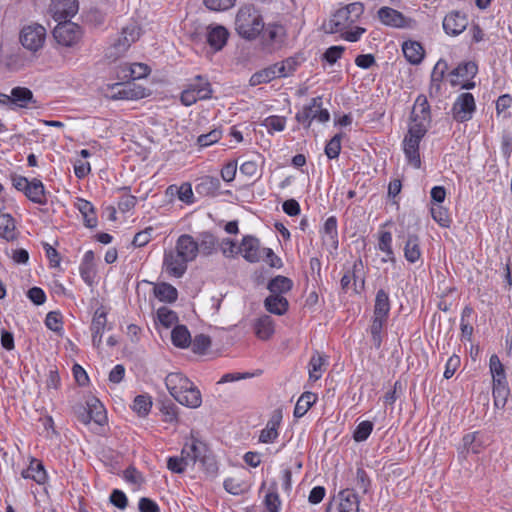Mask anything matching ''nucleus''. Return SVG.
<instances>
[{
    "label": "nucleus",
    "mask_w": 512,
    "mask_h": 512,
    "mask_svg": "<svg viewBox=\"0 0 512 512\" xmlns=\"http://www.w3.org/2000/svg\"><path fill=\"white\" fill-rule=\"evenodd\" d=\"M339 512H359L360 500L352 489H344L339 492Z\"/></svg>",
    "instance_id": "obj_23"
},
{
    "label": "nucleus",
    "mask_w": 512,
    "mask_h": 512,
    "mask_svg": "<svg viewBox=\"0 0 512 512\" xmlns=\"http://www.w3.org/2000/svg\"><path fill=\"white\" fill-rule=\"evenodd\" d=\"M188 466L187 461L182 455L180 457H169L167 460V468L173 473L182 474Z\"/></svg>",
    "instance_id": "obj_58"
},
{
    "label": "nucleus",
    "mask_w": 512,
    "mask_h": 512,
    "mask_svg": "<svg viewBox=\"0 0 512 512\" xmlns=\"http://www.w3.org/2000/svg\"><path fill=\"white\" fill-rule=\"evenodd\" d=\"M322 97H314L310 103L305 105L299 110L295 119L298 123L302 124L305 128H309L313 120L319 123H326L330 119V113L327 109L322 107Z\"/></svg>",
    "instance_id": "obj_8"
},
{
    "label": "nucleus",
    "mask_w": 512,
    "mask_h": 512,
    "mask_svg": "<svg viewBox=\"0 0 512 512\" xmlns=\"http://www.w3.org/2000/svg\"><path fill=\"white\" fill-rule=\"evenodd\" d=\"M165 385L171 396L181 405L198 408L202 404V395L194 383L181 372L169 373Z\"/></svg>",
    "instance_id": "obj_2"
},
{
    "label": "nucleus",
    "mask_w": 512,
    "mask_h": 512,
    "mask_svg": "<svg viewBox=\"0 0 512 512\" xmlns=\"http://www.w3.org/2000/svg\"><path fill=\"white\" fill-rule=\"evenodd\" d=\"M265 308L273 314L283 315L288 310V300L283 295L270 294L265 299Z\"/></svg>",
    "instance_id": "obj_31"
},
{
    "label": "nucleus",
    "mask_w": 512,
    "mask_h": 512,
    "mask_svg": "<svg viewBox=\"0 0 512 512\" xmlns=\"http://www.w3.org/2000/svg\"><path fill=\"white\" fill-rule=\"evenodd\" d=\"M275 70L276 69L274 65H272L270 67H267L261 71L254 73L249 80L250 85L257 86L263 83H268L275 78H280L279 75L277 74V71Z\"/></svg>",
    "instance_id": "obj_41"
},
{
    "label": "nucleus",
    "mask_w": 512,
    "mask_h": 512,
    "mask_svg": "<svg viewBox=\"0 0 512 512\" xmlns=\"http://www.w3.org/2000/svg\"><path fill=\"white\" fill-rule=\"evenodd\" d=\"M473 314V309L469 306H465L461 313V335L463 340L470 341V338L473 334V326L469 322V319L471 318Z\"/></svg>",
    "instance_id": "obj_48"
},
{
    "label": "nucleus",
    "mask_w": 512,
    "mask_h": 512,
    "mask_svg": "<svg viewBox=\"0 0 512 512\" xmlns=\"http://www.w3.org/2000/svg\"><path fill=\"white\" fill-rule=\"evenodd\" d=\"M326 359L321 354L314 355L308 365L309 378L312 381H317L321 378L322 373L325 371Z\"/></svg>",
    "instance_id": "obj_43"
},
{
    "label": "nucleus",
    "mask_w": 512,
    "mask_h": 512,
    "mask_svg": "<svg viewBox=\"0 0 512 512\" xmlns=\"http://www.w3.org/2000/svg\"><path fill=\"white\" fill-rule=\"evenodd\" d=\"M264 504L268 512H280L281 501L275 482L269 487L268 493L265 495Z\"/></svg>",
    "instance_id": "obj_46"
},
{
    "label": "nucleus",
    "mask_w": 512,
    "mask_h": 512,
    "mask_svg": "<svg viewBox=\"0 0 512 512\" xmlns=\"http://www.w3.org/2000/svg\"><path fill=\"white\" fill-rule=\"evenodd\" d=\"M298 65L299 62L296 58L289 57L282 62L274 64V67L279 77H287L296 70Z\"/></svg>",
    "instance_id": "obj_50"
},
{
    "label": "nucleus",
    "mask_w": 512,
    "mask_h": 512,
    "mask_svg": "<svg viewBox=\"0 0 512 512\" xmlns=\"http://www.w3.org/2000/svg\"><path fill=\"white\" fill-rule=\"evenodd\" d=\"M341 151V135L336 134L326 145L325 154L329 159H335Z\"/></svg>",
    "instance_id": "obj_60"
},
{
    "label": "nucleus",
    "mask_w": 512,
    "mask_h": 512,
    "mask_svg": "<svg viewBox=\"0 0 512 512\" xmlns=\"http://www.w3.org/2000/svg\"><path fill=\"white\" fill-rule=\"evenodd\" d=\"M432 218L442 227H449L450 217L442 205H433L430 209Z\"/></svg>",
    "instance_id": "obj_52"
},
{
    "label": "nucleus",
    "mask_w": 512,
    "mask_h": 512,
    "mask_svg": "<svg viewBox=\"0 0 512 512\" xmlns=\"http://www.w3.org/2000/svg\"><path fill=\"white\" fill-rule=\"evenodd\" d=\"M293 286L292 281L285 276H276L268 283V290L270 294L283 295L291 290Z\"/></svg>",
    "instance_id": "obj_40"
},
{
    "label": "nucleus",
    "mask_w": 512,
    "mask_h": 512,
    "mask_svg": "<svg viewBox=\"0 0 512 512\" xmlns=\"http://www.w3.org/2000/svg\"><path fill=\"white\" fill-rule=\"evenodd\" d=\"M402 51L406 60L413 65L421 63L424 58V49L417 41H405L402 44Z\"/></svg>",
    "instance_id": "obj_24"
},
{
    "label": "nucleus",
    "mask_w": 512,
    "mask_h": 512,
    "mask_svg": "<svg viewBox=\"0 0 512 512\" xmlns=\"http://www.w3.org/2000/svg\"><path fill=\"white\" fill-rule=\"evenodd\" d=\"M178 322V315L175 311L166 306H162L156 311V323L165 328H170Z\"/></svg>",
    "instance_id": "obj_39"
},
{
    "label": "nucleus",
    "mask_w": 512,
    "mask_h": 512,
    "mask_svg": "<svg viewBox=\"0 0 512 512\" xmlns=\"http://www.w3.org/2000/svg\"><path fill=\"white\" fill-rule=\"evenodd\" d=\"M255 332L260 339H268L274 333V322L268 315L260 317L255 323Z\"/></svg>",
    "instance_id": "obj_38"
},
{
    "label": "nucleus",
    "mask_w": 512,
    "mask_h": 512,
    "mask_svg": "<svg viewBox=\"0 0 512 512\" xmlns=\"http://www.w3.org/2000/svg\"><path fill=\"white\" fill-rule=\"evenodd\" d=\"M264 37L270 43L281 42L284 37V28L277 24H269L264 31Z\"/></svg>",
    "instance_id": "obj_54"
},
{
    "label": "nucleus",
    "mask_w": 512,
    "mask_h": 512,
    "mask_svg": "<svg viewBox=\"0 0 512 512\" xmlns=\"http://www.w3.org/2000/svg\"><path fill=\"white\" fill-rule=\"evenodd\" d=\"M443 30L449 36L460 35L468 26V18L459 11L449 12L442 22Z\"/></svg>",
    "instance_id": "obj_13"
},
{
    "label": "nucleus",
    "mask_w": 512,
    "mask_h": 512,
    "mask_svg": "<svg viewBox=\"0 0 512 512\" xmlns=\"http://www.w3.org/2000/svg\"><path fill=\"white\" fill-rule=\"evenodd\" d=\"M79 11L78 0H52L49 13L56 22L68 21Z\"/></svg>",
    "instance_id": "obj_12"
},
{
    "label": "nucleus",
    "mask_w": 512,
    "mask_h": 512,
    "mask_svg": "<svg viewBox=\"0 0 512 512\" xmlns=\"http://www.w3.org/2000/svg\"><path fill=\"white\" fill-rule=\"evenodd\" d=\"M167 193L176 194L178 199L186 204L194 203V193L191 184L188 182L182 183L180 186L170 185L167 188Z\"/></svg>",
    "instance_id": "obj_37"
},
{
    "label": "nucleus",
    "mask_w": 512,
    "mask_h": 512,
    "mask_svg": "<svg viewBox=\"0 0 512 512\" xmlns=\"http://www.w3.org/2000/svg\"><path fill=\"white\" fill-rule=\"evenodd\" d=\"M187 263L175 250L165 253L163 265L170 276L181 277L187 269Z\"/></svg>",
    "instance_id": "obj_15"
},
{
    "label": "nucleus",
    "mask_w": 512,
    "mask_h": 512,
    "mask_svg": "<svg viewBox=\"0 0 512 512\" xmlns=\"http://www.w3.org/2000/svg\"><path fill=\"white\" fill-rule=\"evenodd\" d=\"M448 69L447 62L444 60H439L434 66L431 73V82L433 85H436L439 88L441 81L444 78L445 72Z\"/></svg>",
    "instance_id": "obj_59"
},
{
    "label": "nucleus",
    "mask_w": 512,
    "mask_h": 512,
    "mask_svg": "<svg viewBox=\"0 0 512 512\" xmlns=\"http://www.w3.org/2000/svg\"><path fill=\"white\" fill-rule=\"evenodd\" d=\"M25 195L34 203L37 204H45L47 199L45 195V188L43 183L38 179H33L30 181L26 191Z\"/></svg>",
    "instance_id": "obj_35"
},
{
    "label": "nucleus",
    "mask_w": 512,
    "mask_h": 512,
    "mask_svg": "<svg viewBox=\"0 0 512 512\" xmlns=\"http://www.w3.org/2000/svg\"><path fill=\"white\" fill-rule=\"evenodd\" d=\"M175 251L187 262H190L196 258L199 245L192 236L184 234L178 238Z\"/></svg>",
    "instance_id": "obj_18"
},
{
    "label": "nucleus",
    "mask_w": 512,
    "mask_h": 512,
    "mask_svg": "<svg viewBox=\"0 0 512 512\" xmlns=\"http://www.w3.org/2000/svg\"><path fill=\"white\" fill-rule=\"evenodd\" d=\"M390 312V300L388 294L380 289L376 293L373 316L387 319Z\"/></svg>",
    "instance_id": "obj_33"
},
{
    "label": "nucleus",
    "mask_w": 512,
    "mask_h": 512,
    "mask_svg": "<svg viewBox=\"0 0 512 512\" xmlns=\"http://www.w3.org/2000/svg\"><path fill=\"white\" fill-rule=\"evenodd\" d=\"M378 249L386 254L384 262H395L394 252L392 249V234L388 231H383L379 235Z\"/></svg>",
    "instance_id": "obj_42"
},
{
    "label": "nucleus",
    "mask_w": 512,
    "mask_h": 512,
    "mask_svg": "<svg viewBox=\"0 0 512 512\" xmlns=\"http://www.w3.org/2000/svg\"><path fill=\"white\" fill-rule=\"evenodd\" d=\"M431 122L430 106L425 97H418L411 112V123L403 140V149H419Z\"/></svg>",
    "instance_id": "obj_1"
},
{
    "label": "nucleus",
    "mask_w": 512,
    "mask_h": 512,
    "mask_svg": "<svg viewBox=\"0 0 512 512\" xmlns=\"http://www.w3.org/2000/svg\"><path fill=\"white\" fill-rule=\"evenodd\" d=\"M75 207L82 214L86 227L94 228L97 226V217L94 211V207L89 201L78 198L75 202Z\"/></svg>",
    "instance_id": "obj_29"
},
{
    "label": "nucleus",
    "mask_w": 512,
    "mask_h": 512,
    "mask_svg": "<svg viewBox=\"0 0 512 512\" xmlns=\"http://www.w3.org/2000/svg\"><path fill=\"white\" fill-rule=\"evenodd\" d=\"M477 73V65L474 62H465L458 65L450 73V82L452 86L460 85L462 81L469 80Z\"/></svg>",
    "instance_id": "obj_21"
},
{
    "label": "nucleus",
    "mask_w": 512,
    "mask_h": 512,
    "mask_svg": "<svg viewBox=\"0 0 512 512\" xmlns=\"http://www.w3.org/2000/svg\"><path fill=\"white\" fill-rule=\"evenodd\" d=\"M220 187L221 183L217 177L205 175L197 179L195 190L201 196L214 197L218 194Z\"/></svg>",
    "instance_id": "obj_19"
},
{
    "label": "nucleus",
    "mask_w": 512,
    "mask_h": 512,
    "mask_svg": "<svg viewBox=\"0 0 512 512\" xmlns=\"http://www.w3.org/2000/svg\"><path fill=\"white\" fill-rule=\"evenodd\" d=\"M171 341L175 347L186 349L191 345L192 336L185 325L179 324L175 325L171 331Z\"/></svg>",
    "instance_id": "obj_26"
},
{
    "label": "nucleus",
    "mask_w": 512,
    "mask_h": 512,
    "mask_svg": "<svg viewBox=\"0 0 512 512\" xmlns=\"http://www.w3.org/2000/svg\"><path fill=\"white\" fill-rule=\"evenodd\" d=\"M364 5L360 2H353L345 7L338 9L328 23L325 24V29L329 33H339L357 22L364 13Z\"/></svg>",
    "instance_id": "obj_5"
},
{
    "label": "nucleus",
    "mask_w": 512,
    "mask_h": 512,
    "mask_svg": "<svg viewBox=\"0 0 512 512\" xmlns=\"http://www.w3.org/2000/svg\"><path fill=\"white\" fill-rule=\"evenodd\" d=\"M386 321L387 319L373 316V320L370 326V334L375 349H379L381 346Z\"/></svg>",
    "instance_id": "obj_44"
},
{
    "label": "nucleus",
    "mask_w": 512,
    "mask_h": 512,
    "mask_svg": "<svg viewBox=\"0 0 512 512\" xmlns=\"http://www.w3.org/2000/svg\"><path fill=\"white\" fill-rule=\"evenodd\" d=\"M405 259L410 263L417 262L421 257L420 240L415 234H410L404 246Z\"/></svg>",
    "instance_id": "obj_32"
},
{
    "label": "nucleus",
    "mask_w": 512,
    "mask_h": 512,
    "mask_svg": "<svg viewBox=\"0 0 512 512\" xmlns=\"http://www.w3.org/2000/svg\"><path fill=\"white\" fill-rule=\"evenodd\" d=\"M228 35L226 28L215 26L208 31L207 42L215 51H219L225 46Z\"/></svg>",
    "instance_id": "obj_28"
},
{
    "label": "nucleus",
    "mask_w": 512,
    "mask_h": 512,
    "mask_svg": "<svg viewBox=\"0 0 512 512\" xmlns=\"http://www.w3.org/2000/svg\"><path fill=\"white\" fill-rule=\"evenodd\" d=\"M489 367L493 382L492 395L494 405L495 407L502 409L507 403L510 395V389L506 379L504 365L501 363L497 354H492L489 361Z\"/></svg>",
    "instance_id": "obj_6"
},
{
    "label": "nucleus",
    "mask_w": 512,
    "mask_h": 512,
    "mask_svg": "<svg viewBox=\"0 0 512 512\" xmlns=\"http://www.w3.org/2000/svg\"><path fill=\"white\" fill-rule=\"evenodd\" d=\"M141 33V28L137 22L127 23L111 38L105 49V59L112 63L124 57L131 45L139 40Z\"/></svg>",
    "instance_id": "obj_3"
},
{
    "label": "nucleus",
    "mask_w": 512,
    "mask_h": 512,
    "mask_svg": "<svg viewBox=\"0 0 512 512\" xmlns=\"http://www.w3.org/2000/svg\"><path fill=\"white\" fill-rule=\"evenodd\" d=\"M89 416L91 421L98 425H103L107 421L106 410L99 399L91 397L87 400Z\"/></svg>",
    "instance_id": "obj_34"
},
{
    "label": "nucleus",
    "mask_w": 512,
    "mask_h": 512,
    "mask_svg": "<svg viewBox=\"0 0 512 512\" xmlns=\"http://www.w3.org/2000/svg\"><path fill=\"white\" fill-rule=\"evenodd\" d=\"M21 475L24 479H31L37 484H44L47 480V473L43 464L36 459L31 461L30 465L22 471Z\"/></svg>",
    "instance_id": "obj_25"
},
{
    "label": "nucleus",
    "mask_w": 512,
    "mask_h": 512,
    "mask_svg": "<svg viewBox=\"0 0 512 512\" xmlns=\"http://www.w3.org/2000/svg\"><path fill=\"white\" fill-rule=\"evenodd\" d=\"M150 68L144 63H132L129 75L124 76V81L137 80L146 77Z\"/></svg>",
    "instance_id": "obj_53"
},
{
    "label": "nucleus",
    "mask_w": 512,
    "mask_h": 512,
    "mask_svg": "<svg viewBox=\"0 0 512 512\" xmlns=\"http://www.w3.org/2000/svg\"><path fill=\"white\" fill-rule=\"evenodd\" d=\"M366 32V29L360 26L351 27L344 31H341V37L348 42H357L360 40L362 35Z\"/></svg>",
    "instance_id": "obj_64"
},
{
    "label": "nucleus",
    "mask_w": 512,
    "mask_h": 512,
    "mask_svg": "<svg viewBox=\"0 0 512 512\" xmlns=\"http://www.w3.org/2000/svg\"><path fill=\"white\" fill-rule=\"evenodd\" d=\"M475 110L474 96L469 92H465L456 98L452 106V117L455 121L463 123L472 119Z\"/></svg>",
    "instance_id": "obj_11"
},
{
    "label": "nucleus",
    "mask_w": 512,
    "mask_h": 512,
    "mask_svg": "<svg viewBox=\"0 0 512 512\" xmlns=\"http://www.w3.org/2000/svg\"><path fill=\"white\" fill-rule=\"evenodd\" d=\"M152 407V401L150 397L144 395H138L133 401V410L139 415H147Z\"/></svg>",
    "instance_id": "obj_55"
},
{
    "label": "nucleus",
    "mask_w": 512,
    "mask_h": 512,
    "mask_svg": "<svg viewBox=\"0 0 512 512\" xmlns=\"http://www.w3.org/2000/svg\"><path fill=\"white\" fill-rule=\"evenodd\" d=\"M206 452V446L204 443L193 439L190 443H186L181 451V455L184 456L188 465H193L197 461H201Z\"/></svg>",
    "instance_id": "obj_20"
},
{
    "label": "nucleus",
    "mask_w": 512,
    "mask_h": 512,
    "mask_svg": "<svg viewBox=\"0 0 512 512\" xmlns=\"http://www.w3.org/2000/svg\"><path fill=\"white\" fill-rule=\"evenodd\" d=\"M55 41L63 47H75L83 37V29L78 24L68 21L58 22L53 30Z\"/></svg>",
    "instance_id": "obj_9"
},
{
    "label": "nucleus",
    "mask_w": 512,
    "mask_h": 512,
    "mask_svg": "<svg viewBox=\"0 0 512 512\" xmlns=\"http://www.w3.org/2000/svg\"><path fill=\"white\" fill-rule=\"evenodd\" d=\"M153 293L161 302L174 303L178 298L177 289L166 282L154 284Z\"/></svg>",
    "instance_id": "obj_27"
},
{
    "label": "nucleus",
    "mask_w": 512,
    "mask_h": 512,
    "mask_svg": "<svg viewBox=\"0 0 512 512\" xmlns=\"http://www.w3.org/2000/svg\"><path fill=\"white\" fill-rule=\"evenodd\" d=\"M377 17L383 25L397 29L412 28L415 24L413 19L406 17L400 11L387 6L381 7L377 11Z\"/></svg>",
    "instance_id": "obj_10"
},
{
    "label": "nucleus",
    "mask_w": 512,
    "mask_h": 512,
    "mask_svg": "<svg viewBox=\"0 0 512 512\" xmlns=\"http://www.w3.org/2000/svg\"><path fill=\"white\" fill-rule=\"evenodd\" d=\"M317 395L313 392H304L298 399L295 408L294 416L296 418L303 417L312 405L316 402Z\"/></svg>",
    "instance_id": "obj_36"
},
{
    "label": "nucleus",
    "mask_w": 512,
    "mask_h": 512,
    "mask_svg": "<svg viewBox=\"0 0 512 512\" xmlns=\"http://www.w3.org/2000/svg\"><path fill=\"white\" fill-rule=\"evenodd\" d=\"M286 117L279 115H271L266 117L261 125L265 127L269 134H273L274 132H281L286 127Z\"/></svg>",
    "instance_id": "obj_47"
},
{
    "label": "nucleus",
    "mask_w": 512,
    "mask_h": 512,
    "mask_svg": "<svg viewBox=\"0 0 512 512\" xmlns=\"http://www.w3.org/2000/svg\"><path fill=\"white\" fill-rule=\"evenodd\" d=\"M356 488L359 489L363 494L368 493L371 481L366 471L362 468H358L356 471Z\"/></svg>",
    "instance_id": "obj_63"
},
{
    "label": "nucleus",
    "mask_w": 512,
    "mask_h": 512,
    "mask_svg": "<svg viewBox=\"0 0 512 512\" xmlns=\"http://www.w3.org/2000/svg\"><path fill=\"white\" fill-rule=\"evenodd\" d=\"M109 501L112 505L120 510H125L128 506V498L125 493L119 489H114L109 497Z\"/></svg>",
    "instance_id": "obj_62"
},
{
    "label": "nucleus",
    "mask_w": 512,
    "mask_h": 512,
    "mask_svg": "<svg viewBox=\"0 0 512 512\" xmlns=\"http://www.w3.org/2000/svg\"><path fill=\"white\" fill-rule=\"evenodd\" d=\"M222 136L221 130L214 129L207 134H202L198 137L197 143L201 147H208L214 143H217Z\"/></svg>",
    "instance_id": "obj_61"
},
{
    "label": "nucleus",
    "mask_w": 512,
    "mask_h": 512,
    "mask_svg": "<svg viewBox=\"0 0 512 512\" xmlns=\"http://www.w3.org/2000/svg\"><path fill=\"white\" fill-rule=\"evenodd\" d=\"M323 243L332 250L338 248V231H337V220L334 216L329 217L323 226L322 231Z\"/></svg>",
    "instance_id": "obj_22"
},
{
    "label": "nucleus",
    "mask_w": 512,
    "mask_h": 512,
    "mask_svg": "<svg viewBox=\"0 0 512 512\" xmlns=\"http://www.w3.org/2000/svg\"><path fill=\"white\" fill-rule=\"evenodd\" d=\"M35 103L32 91L26 87H14L9 96H4L3 104H13L19 108H27L29 104Z\"/></svg>",
    "instance_id": "obj_17"
},
{
    "label": "nucleus",
    "mask_w": 512,
    "mask_h": 512,
    "mask_svg": "<svg viewBox=\"0 0 512 512\" xmlns=\"http://www.w3.org/2000/svg\"><path fill=\"white\" fill-rule=\"evenodd\" d=\"M0 237L6 241H13L17 238L15 220L8 213L0 215Z\"/></svg>",
    "instance_id": "obj_30"
},
{
    "label": "nucleus",
    "mask_w": 512,
    "mask_h": 512,
    "mask_svg": "<svg viewBox=\"0 0 512 512\" xmlns=\"http://www.w3.org/2000/svg\"><path fill=\"white\" fill-rule=\"evenodd\" d=\"M478 438H479L478 432L468 433V434L464 435L462 438L463 450L466 451L467 453H469V452H472L474 454L480 453L481 443L478 440Z\"/></svg>",
    "instance_id": "obj_49"
},
{
    "label": "nucleus",
    "mask_w": 512,
    "mask_h": 512,
    "mask_svg": "<svg viewBox=\"0 0 512 512\" xmlns=\"http://www.w3.org/2000/svg\"><path fill=\"white\" fill-rule=\"evenodd\" d=\"M106 322L107 319L105 310L103 308H98L94 313L91 323V330L93 332L94 338L104 330Z\"/></svg>",
    "instance_id": "obj_51"
},
{
    "label": "nucleus",
    "mask_w": 512,
    "mask_h": 512,
    "mask_svg": "<svg viewBox=\"0 0 512 512\" xmlns=\"http://www.w3.org/2000/svg\"><path fill=\"white\" fill-rule=\"evenodd\" d=\"M189 85L196 91L198 97H202L204 100L211 98V84L207 79L203 78L202 76H196Z\"/></svg>",
    "instance_id": "obj_45"
},
{
    "label": "nucleus",
    "mask_w": 512,
    "mask_h": 512,
    "mask_svg": "<svg viewBox=\"0 0 512 512\" xmlns=\"http://www.w3.org/2000/svg\"><path fill=\"white\" fill-rule=\"evenodd\" d=\"M372 430L373 423L371 421H362L357 425L353 438L356 442H363L370 436Z\"/></svg>",
    "instance_id": "obj_56"
},
{
    "label": "nucleus",
    "mask_w": 512,
    "mask_h": 512,
    "mask_svg": "<svg viewBox=\"0 0 512 512\" xmlns=\"http://www.w3.org/2000/svg\"><path fill=\"white\" fill-rule=\"evenodd\" d=\"M235 29L242 38L255 39L264 30L259 11L250 5L241 7L236 15Z\"/></svg>",
    "instance_id": "obj_4"
},
{
    "label": "nucleus",
    "mask_w": 512,
    "mask_h": 512,
    "mask_svg": "<svg viewBox=\"0 0 512 512\" xmlns=\"http://www.w3.org/2000/svg\"><path fill=\"white\" fill-rule=\"evenodd\" d=\"M193 352H204L211 346V338L204 334L199 333L194 335L191 342Z\"/></svg>",
    "instance_id": "obj_57"
},
{
    "label": "nucleus",
    "mask_w": 512,
    "mask_h": 512,
    "mask_svg": "<svg viewBox=\"0 0 512 512\" xmlns=\"http://www.w3.org/2000/svg\"><path fill=\"white\" fill-rule=\"evenodd\" d=\"M239 250L248 262H259L263 258V248L260 246L259 240L255 237H244Z\"/></svg>",
    "instance_id": "obj_16"
},
{
    "label": "nucleus",
    "mask_w": 512,
    "mask_h": 512,
    "mask_svg": "<svg viewBox=\"0 0 512 512\" xmlns=\"http://www.w3.org/2000/svg\"><path fill=\"white\" fill-rule=\"evenodd\" d=\"M47 37L46 28L36 22L24 25L19 32V42L24 49L31 53L42 50Z\"/></svg>",
    "instance_id": "obj_7"
},
{
    "label": "nucleus",
    "mask_w": 512,
    "mask_h": 512,
    "mask_svg": "<svg viewBox=\"0 0 512 512\" xmlns=\"http://www.w3.org/2000/svg\"><path fill=\"white\" fill-rule=\"evenodd\" d=\"M105 97L113 100H133L143 97L141 91H137L131 86H123L120 83L107 84L102 88Z\"/></svg>",
    "instance_id": "obj_14"
}]
</instances>
